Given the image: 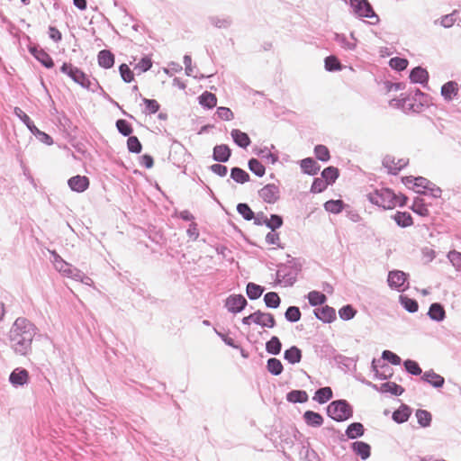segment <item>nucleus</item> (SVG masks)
I'll return each mask as SVG.
<instances>
[{"label": "nucleus", "mask_w": 461, "mask_h": 461, "mask_svg": "<svg viewBox=\"0 0 461 461\" xmlns=\"http://www.w3.org/2000/svg\"><path fill=\"white\" fill-rule=\"evenodd\" d=\"M35 335L34 325L24 318H18L10 330V344L16 354L27 355Z\"/></svg>", "instance_id": "1"}, {"label": "nucleus", "mask_w": 461, "mask_h": 461, "mask_svg": "<svg viewBox=\"0 0 461 461\" xmlns=\"http://www.w3.org/2000/svg\"><path fill=\"white\" fill-rule=\"evenodd\" d=\"M368 200L384 210H392L396 206H403L407 197L403 194H396L392 189L381 187L375 189L367 194Z\"/></svg>", "instance_id": "2"}, {"label": "nucleus", "mask_w": 461, "mask_h": 461, "mask_svg": "<svg viewBox=\"0 0 461 461\" xmlns=\"http://www.w3.org/2000/svg\"><path fill=\"white\" fill-rule=\"evenodd\" d=\"M327 411L330 418L338 421L348 420L352 415L351 407L343 400L332 402Z\"/></svg>", "instance_id": "3"}, {"label": "nucleus", "mask_w": 461, "mask_h": 461, "mask_svg": "<svg viewBox=\"0 0 461 461\" xmlns=\"http://www.w3.org/2000/svg\"><path fill=\"white\" fill-rule=\"evenodd\" d=\"M242 322L245 325H250L251 323L258 324L262 327L273 328L276 325V321L273 314L268 312H262L258 311L249 316L242 319Z\"/></svg>", "instance_id": "4"}, {"label": "nucleus", "mask_w": 461, "mask_h": 461, "mask_svg": "<svg viewBox=\"0 0 461 461\" xmlns=\"http://www.w3.org/2000/svg\"><path fill=\"white\" fill-rule=\"evenodd\" d=\"M55 268L64 276L72 278L77 281H83V273L71 265L64 261L59 256H56L54 259Z\"/></svg>", "instance_id": "5"}, {"label": "nucleus", "mask_w": 461, "mask_h": 461, "mask_svg": "<svg viewBox=\"0 0 461 461\" xmlns=\"http://www.w3.org/2000/svg\"><path fill=\"white\" fill-rule=\"evenodd\" d=\"M408 164V159L397 154H388L383 159V165L392 174H396Z\"/></svg>", "instance_id": "6"}, {"label": "nucleus", "mask_w": 461, "mask_h": 461, "mask_svg": "<svg viewBox=\"0 0 461 461\" xmlns=\"http://www.w3.org/2000/svg\"><path fill=\"white\" fill-rule=\"evenodd\" d=\"M351 6L357 15L371 19V23L378 21V16L367 0H351Z\"/></svg>", "instance_id": "7"}, {"label": "nucleus", "mask_w": 461, "mask_h": 461, "mask_svg": "<svg viewBox=\"0 0 461 461\" xmlns=\"http://www.w3.org/2000/svg\"><path fill=\"white\" fill-rule=\"evenodd\" d=\"M247 305V300L240 294L231 295L226 300L225 306L231 312H239Z\"/></svg>", "instance_id": "8"}, {"label": "nucleus", "mask_w": 461, "mask_h": 461, "mask_svg": "<svg viewBox=\"0 0 461 461\" xmlns=\"http://www.w3.org/2000/svg\"><path fill=\"white\" fill-rule=\"evenodd\" d=\"M68 184L71 190L82 193L89 187L90 181L87 176L77 175L69 178Z\"/></svg>", "instance_id": "9"}, {"label": "nucleus", "mask_w": 461, "mask_h": 461, "mask_svg": "<svg viewBox=\"0 0 461 461\" xmlns=\"http://www.w3.org/2000/svg\"><path fill=\"white\" fill-rule=\"evenodd\" d=\"M259 196L267 203H273L279 197V189L274 184L265 185L259 191Z\"/></svg>", "instance_id": "10"}, {"label": "nucleus", "mask_w": 461, "mask_h": 461, "mask_svg": "<svg viewBox=\"0 0 461 461\" xmlns=\"http://www.w3.org/2000/svg\"><path fill=\"white\" fill-rule=\"evenodd\" d=\"M407 280V276L404 272L394 270L391 271L388 275V284L390 287L401 290Z\"/></svg>", "instance_id": "11"}, {"label": "nucleus", "mask_w": 461, "mask_h": 461, "mask_svg": "<svg viewBox=\"0 0 461 461\" xmlns=\"http://www.w3.org/2000/svg\"><path fill=\"white\" fill-rule=\"evenodd\" d=\"M61 71L68 75L76 83L84 86V73L78 68H75L72 64L64 63L61 67Z\"/></svg>", "instance_id": "12"}, {"label": "nucleus", "mask_w": 461, "mask_h": 461, "mask_svg": "<svg viewBox=\"0 0 461 461\" xmlns=\"http://www.w3.org/2000/svg\"><path fill=\"white\" fill-rule=\"evenodd\" d=\"M30 51L34 56V58L47 68H51L54 67V62L51 57L42 49L33 47L30 49Z\"/></svg>", "instance_id": "13"}, {"label": "nucleus", "mask_w": 461, "mask_h": 461, "mask_svg": "<svg viewBox=\"0 0 461 461\" xmlns=\"http://www.w3.org/2000/svg\"><path fill=\"white\" fill-rule=\"evenodd\" d=\"M11 384L14 386L23 385L29 381V373L25 369H14L9 377Z\"/></svg>", "instance_id": "14"}, {"label": "nucleus", "mask_w": 461, "mask_h": 461, "mask_svg": "<svg viewBox=\"0 0 461 461\" xmlns=\"http://www.w3.org/2000/svg\"><path fill=\"white\" fill-rule=\"evenodd\" d=\"M410 78L413 84H427L429 79V73L425 68L421 67H416L411 70Z\"/></svg>", "instance_id": "15"}, {"label": "nucleus", "mask_w": 461, "mask_h": 461, "mask_svg": "<svg viewBox=\"0 0 461 461\" xmlns=\"http://www.w3.org/2000/svg\"><path fill=\"white\" fill-rule=\"evenodd\" d=\"M315 315L324 322H331L336 317L335 310L328 305L316 309Z\"/></svg>", "instance_id": "16"}, {"label": "nucleus", "mask_w": 461, "mask_h": 461, "mask_svg": "<svg viewBox=\"0 0 461 461\" xmlns=\"http://www.w3.org/2000/svg\"><path fill=\"white\" fill-rule=\"evenodd\" d=\"M414 95H415V97H419V99H421L423 97V95L422 93L420 91L419 88H416L414 90ZM402 106L404 108V109H410V110H412L414 112H419L420 111V108L422 106V104H421V100H420V103L419 104H416L415 102H413L412 99H411L410 97H405V98H402Z\"/></svg>", "instance_id": "17"}, {"label": "nucleus", "mask_w": 461, "mask_h": 461, "mask_svg": "<svg viewBox=\"0 0 461 461\" xmlns=\"http://www.w3.org/2000/svg\"><path fill=\"white\" fill-rule=\"evenodd\" d=\"M231 151L227 145H217L213 149V158L219 162H226L230 157Z\"/></svg>", "instance_id": "18"}, {"label": "nucleus", "mask_w": 461, "mask_h": 461, "mask_svg": "<svg viewBox=\"0 0 461 461\" xmlns=\"http://www.w3.org/2000/svg\"><path fill=\"white\" fill-rule=\"evenodd\" d=\"M97 58L99 65L104 68H110L114 64V55L110 50H101Z\"/></svg>", "instance_id": "19"}, {"label": "nucleus", "mask_w": 461, "mask_h": 461, "mask_svg": "<svg viewBox=\"0 0 461 461\" xmlns=\"http://www.w3.org/2000/svg\"><path fill=\"white\" fill-rule=\"evenodd\" d=\"M301 167L308 175H316L320 170V166L312 158L303 159L301 161Z\"/></svg>", "instance_id": "20"}, {"label": "nucleus", "mask_w": 461, "mask_h": 461, "mask_svg": "<svg viewBox=\"0 0 461 461\" xmlns=\"http://www.w3.org/2000/svg\"><path fill=\"white\" fill-rule=\"evenodd\" d=\"M284 357L290 364L299 363L302 359V351L297 347L293 346L285 351Z\"/></svg>", "instance_id": "21"}, {"label": "nucleus", "mask_w": 461, "mask_h": 461, "mask_svg": "<svg viewBox=\"0 0 461 461\" xmlns=\"http://www.w3.org/2000/svg\"><path fill=\"white\" fill-rule=\"evenodd\" d=\"M231 137L237 145L241 148H247L250 144V139L247 133L242 132L240 130H232Z\"/></svg>", "instance_id": "22"}, {"label": "nucleus", "mask_w": 461, "mask_h": 461, "mask_svg": "<svg viewBox=\"0 0 461 461\" xmlns=\"http://www.w3.org/2000/svg\"><path fill=\"white\" fill-rule=\"evenodd\" d=\"M152 59L149 56L142 57L138 62L134 63L133 70L136 71L137 74H141L152 67Z\"/></svg>", "instance_id": "23"}, {"label": "nucleus", "mask_w": 461, "mask_h": 461, "mask_svg": "<svg viewBox=\"0 0 461 461\" xmlns=\"http://www.w3.org/2000/svg\"><path fill=\"white\" fill-rule=\"evenodd\" d=\"M411 413V409L407 405H402L398 410L393 411V419L398 423L405 422Z\"/></svg>", "instance_id": "24"}, {"label": "nucleus", "mask_w": 461, "mask_h": 461, "mask_svg": "<svg viewBox=\"0 0 461 461\" xmlns=\"http://www.w3.org/2000/svg\"><path fill=\"white\" fill-rule=\"evenodd\" d=\"M422 379L435 387H441L444 384V378L433 371L425 372Z\"/></svg>", "instance_id": "25"}, {"label": "nucleus", "mask_w": 461, "mask_h": 461, "mask_svg": "<svg viewBox=\"0 0 461 461\" xmlns=\"http://www.w3.org/2000/svg\"><path fill=\"white\" fill-rule=\"evenodd\" d=\"M393 219L399 226L403 228L411 226L413 223L411 215L407 212H397Z\"/></svg>", "instance_id": "26"}, {"label": "nucleus", "mask_w": 461, "mask_h": 461, "mask_svg": "<svg viewBox=\"0 0 461 461\" xmlns=\"http://www.w3.org/2000/svg\"><path fill=\"white\" fill-rule=\"evenodd\" d=\"M306 423L310 426L319 427L322 424L323 419L318 412L312 411H307L303 414Z\"/></svg>", "instance_id": "27"}, {"label": "nucleus", "mask_w": 461, "mask_h": 461, "mask_svg": "<svg viewBox=\"0 0 461 461\" xmlns=\"http://www.w3.org/2000/svg\"><path fill=\"white\" fill-rule=\"evenodd\" d=\"M428 314L432 320L438 321L445 318L446 312L441 304L435 303L430 305Z\"/></svg>", "instance_id": "28"}, {"label": "nucleus", "mask_w": 461, "mask_h": 461, "mask_svg": "<svg viewBox=\"0 0 461 461\" xmlns=\"http://www.w3.org/2000/svg\"><path fill=\"white\" fill-rule=\"evenodd\" d=\"M199 103L203 107L211 109L216 106L217 98L215 95L210 92H204L203 95L199 96Z\"/></svg>", "instance_id": "29"}, {"label": "nucleus", "mask_w": 461, "mask_h": 461, "mask_svg": "<svg viewBox=\"0 0 461 461\" xmlns=\"http://www.w3.org/2000/svg\"><path fill=\"white\" fill-rule=\"evenodd\" d=\"M381 391L384 393H390L393 395H401L404 392V389L393 382H386L382 384Z\"/></svg>", "instance_id": "30"}, {"label": "nucleus", "mask_w": 461, "mask_h": 461, "mask_svg": "<svg viewBox=\"0 0 461 461\" xmlns=\"http://www.w3.org/2000/svg\"><path fill=\"white\" fill-rule=\"evenodd\" d=\"M353 449L362 459H366L370 456V446L365 442H355Z\"/></svg>", "instance_id": "31"}, {"label": "nucleus", "mask_w": 461, "mask_h": 461, "mask_svg": "<svg viewBox=\"0 0 461 461\" xmlns=\"http://www.w3.org/2000/svg\"><path fill=\"white\" fill-rule=\"evenodd\" d=\"M231 178L237 183L244 184L249 180V175L240 167H233L230 172Z\"/></svg>", "instance_id": "32"}, {"label": "nucleus", "mask_w": 461, "mask_h": 461, "mask_svg": "<svg viewBox=\"0 0 461 461\" xmlns=\"http://www.w3.org/2000/svg\"><path fill=\"white\" fill-rule=\"evenodd\" d=\"M363 433L364 427L361 423L358 422L350 424L346 430V434L349 438H356L362 436Z\"/></svg>", "instance_id": "33"}, {"label": "nucleus", "mask_w": 461, "mask_h": 461, "mask_svg": "<svg viewBox=\"0 0 461 461\" xmlns=\"http://www.w3.org/2000/svg\"><path fill=\"white\" fill-rule=\"evenodd\" d=\"M324 208L327 212L339 213L344 208V203L342 200H330L324 203Z\"/></svg>", "instance_id": "34"}, {"label": "nucleus", "mask_w": 461, "mask_h": 461, "mask_svg": "<svg viewBox=\"0 0 461 461\" xmlns=\"http://www.w3.org/2000/svg\"><path fill=\"white\" fill-rule=\"evenodd\" d=\"M282 344L279 339L276 336L272 337L266 344V349L268 353L277 355L280 353Z\"/></svg>", "instance_id": "35"}, {"label": "nucleus", "mask_w": 461, "mask_h": 461, "mask_svg": "<svg viewBox=\"0 0 461 461\" xmlns=\"http://www.w3.org/2000/svg\"><path fill=\"white\" fill-rule=\"evenodd\" d=\"M339 176V170L337 167H329L321 173V177L324 178L329 185L333 184Z\"/></svg>", "instance_id": "36"}, {"label": "nucleus", "mask_w": 461, "mask_h": 461, "mask_svg": "<svg viewBox=\"0 0 461 461\" xmlns=\"http://www.w3.org/2000/svg\"><path fill=\"white\" fill-rule=\"evenodd\" d=\"M411 210L420 216H428L429 212L422 199H415L411 205Z\"/></svg>", "instance_id": "37"}, {"label": "nucleus", "mask_w": 461, "mask_h": 461, "mask_svg": "<svg viewBox=\"0 0 461 461\" xmlns=\"http://www.w3.org/2000/svg\"><path fill=\"white\" fill-rule=\"evenodd\" d=\"M400 302L408 312H415L418 311L419 305L416 300L409 298L406 295H401Z\"/></svg>", "instance_id": "38"}, {"label": "nucleus", "mask_w": 461, "mask_h": 461, "mask_svg": "<svg viewBox=\"0 0 461 461\" xmlns=\"http://www.w3.org/2000/svg\"><path fill=\"white\" fill-rule=\"evenodd\" d=\"M267 367L268 372L275 375H278L283 372V365L277 358L268 359Z\"/></svg>", "instance_id": "39"}, {"label": "nucleus", "mask_w": 461, "mask_h": 461, "mask_svg": "<svg viewBox=\"0 0 461 461\" xmlns=\"http://www.w3.org/2000/svg\"><path fill=\"white\" fill-rule=\"evenodd\" d=\"M308 395L304 391L294 390L287 394V400L291 402H304Z\"/></svg>", "instance_id": "40"}, {"label": "nucleus", "mask_w": 461, "mask_h": 461, "mask_svg": "<svg viewBox=\"0 0 461 461\" xmlns=\"http://www.w3.org/2000/svg\"><path fill=\"white\" fill-rule=\"evenodd\" d=\"M332 397V391L330 387H323L319 389L315 393V400L320 403L328 402Z\"/></svg>", "instance_id": "41"}, {"label": "nucleus", "mask_w": 461, "mask_h": 461, "mask_svg": "<svg viewBox=\"0 0 461 461\" xmlns=\"http://www.w3.org/2000/svg\"><path fill=\"white\" fill-rule=\"evenodd\" d=\"M308 300L312 305H321L325 303L326 295L321 292L312 291L308 294Z\"/></svg>", "instance_id": "42"}, {"label": "nucleus", "mask_w": 461, "mask_h": 461, "mask_svg": "<svg viewBox=\"0 0 461 461\" xmlns=\"http://www.w3.org/2000/svg\"><path fill=\"white\" fill-rule=\"evenodd\" d=\"M262 293L263 289L254 283H249L247 285V294L251 300L258 299L261 296Z\"/></svg>", "instance_id": "43"}, {"label": "nucleus", "mask_w": 461, "mask_h": 461, "mask_svg": "<svg viewBox=\"0 0 461 461\" xmlns=\"http://www.w3.org/2000/svg\"><path fill=\"white\" fill-rule=\"evenodd\" d=\"M264 301L267 306L271 308H276L280 304V298L278 294L275 292H269L265 294Z\"/></svg>", "instance_id": "44"}, {"label": "nucleus", "mask_w": 461, "mask_h": 461, "mask_svg": "<svg viewBox=\"0 0 461 461\" xmlns=\"http://www.w3.org/2000/svg\"><path fill=\"white\" fill-rule=\"evenodd\" d=\"M416 417H417L418 422L422 427H427L430 424L431 414L428 411L418 410L416 411Z\"/></svg>", "instance_id": "45"}, {"label": "nucleus", "mask_w": 461, "mask_h": 461, "mask_svg": "<svg viewBox=\"0 0 461 461\" xmlns=\"http://www.w3.org/2000/svg\"><path fill=\"white\" fill-rule=\"evenodd\" d=\"M389 64L392 68L402 71L407 68L409 62L406 59L395 57L390 59Z\"/></svg>", "instance_id": "46"}, {"label": "nucleus", "mask_w": 461, "mask_h": 461, "mask_svg": "<svg viewBox=\"0 0 461 461\" xmlns=\"http://www.w3.org/2000/svg\"><path fill=\"white\" fill-rule=\"evenodd\" d=\"M249 169L258 176H262L265 174V167L260 161L256 158H251L249 161Z\"/></svg>", "instance_id": "47"}, {"label": "nucleus", "mask_w": 461, "mask_h": 461, "mask_svg": "<svg viewBox=\"0 0 461 461\" xmlns=\"http://www.w3.org/2000/svg\"><path fill=\"white\" fill-rule=\"evenodd\" d=\"M316 158L321 161H328L330 158L328 148L324 145H317L314 149Z\"/></svg>", "instance_id": "48"}, {"label": "nucleus", "mask_w": 461, "mask_h": 461, "mask_svg": "<svg viewBox=\"0 0 461 461\" xmlns=\"http://www.w3.org/2000/svg\"><path fill=\"white\" fill-rule=\"evenodd\" d=\"M122 78L126 83H131L134 78V70H131L127 64H122L119 68Z\"/></svg>", "instance_id": "49"}, {"label": "nucleus", "mask_w": 461, "mask_h": 461, "mask_svg": "<svg viewBox=\"0 0 461 461\" xmlns=\"http://www.w3.org/2000/svg\"><path fill=\"white\" fill-rule=\"evenodd\" d=\"M127 147L131 152L140 153L141 151L142 146L140 142L139 139L135 136H130L127 140Z\"/></svg>", "instance_id": "50"}, {"label": "nucleus", "mask_w": 461, "mask_h": 461, "mask_svg": "<svg viewBox=\"0 0 461 461\" xmlns=\"http://www.w3.org/2000/svg\"><path fill=\"white\" fill-rule=\"evenodd\" d=\"M328 185H329V183L324 178H322V177L315 178L312 185L311 192L312 193H321V192L324 191Z\"/></svg>", "instance_id": "51"}, {"label": "nucleus", "mask_w": 461, "mask_h": 461, "mask_svg": "<svg viewBox=\"0 0 461 461\" xmlns=\"http://www.w3.org/2000/svg\"><path fill=\"white\" fill-rule=\"evenodd\" d=\"M285 318L287 321L295 322L301 319V312L296 306H290L285 312Z\"/></svg>", "instance_id": "52"}, {"label": "nucleus", "mask_w": 461, "mask_h": 461, "mask_svg": "<svg viewBox=\"0 0 461 461\" xmlns=\"http://www.w3.org/2000/svg\"><path fill=\"white\" fill-rule=\"evenodd\" d=\"M31 132L33 133L37 138H39L40 140L43 141L44 143L48 145H51L53 143V140L50 135L47 133L40 131L35 125L30 129Z\"/></svg>", "instance_id": "53"}, {"label": "nucleus", "mask_w": 461, "mask_h": 461, "mask_svg": "<svg viewBox=\"0 0 461 461\" xmlns=\"http://www.w3.org/2000/svg\"><path fill=\"white\" fill-rule=\"evenodd\" d=\"M116 127L118 131L124 136H130L132 132L131 124L123 119H120L116 122Z\"/></svg>", "instance_id": "54"}, {"label": "nucleus", "mask_w": 461, "mask_h": 461, "mask_svg": "<svg viewBox=\"0 0 461 461\" xmlns=\"http://www.w3.org/2000/svg\"><path fill=\"white\" fill-rule=\"evenodd\" d=\"M237 211L240 213L245 220L250 221L254 218V212L247 203H239Z\"/></svg>", "instance_id": "55"}, {"label": "nucleus", "mask_w": 461, "mask_h": 461, "mask_svg": "<svg viewBox=\"0 0 461 461\" xmlns=\"http://www.w3.org/2000/svg\"><path fill=\"white\" fill-rule=\"evenodd\" d=\"M340 63L335 56H329L325 59V68L329 71L340 69Z\"/></svg>", "instance_id": "56"}, {"label": "nucleus", "mask_w": 461, "mask_h": 461, "mask_svg": "<svg viewBox=\"0 0 461 461\" xmlns=\"http://www.w3.org/2000/svg\"><path fill=\"white\" fill-rule=\"evenodd\" d=\"M447 258L452 265L457 269L461 270V253L456 250L449 251Z\"/></svg>", "instance_id": "57"}, {"label": "nucleus", "mask_w": 461, "mask_h": 461, "mask_svg": "<svg viewBox=\"0 0 461 461\" xmlns=\"http://www.w3.org/2000/svg\"><path fill=\"white\" fill-rule=\"evenodd\" d=\"M404 366L406 370L411 375H417L421 374V369L416 361L410 359L406 360L404 362Z\"/></svg>", "instance_id": "58"}, {"label": "nucleus", "mask_w": 461, "mask_h": 461, "mask_svg": "<svg viewBox=\"0 0 461 461\" xmlns=\"http://www.w3.org/2000/svg\"><path fill=\"white\" fill-rule=\"evenodd\" d=\"M339 314L341 319L348 321L355 316L356 311L353 309L352 306L346 305L339 311Z\"/></svg>", "instance_id": "59"}, {"label": "nucleus", "mask_w": 461, "mask_h": 461, "mask_svg": "<svg viewBox=\"0 0 461 461\" xmlns=\"http://www.w3.org/2000/svg\"><path fill=\"white\" fill-rule=\"evenodd\" d=\"M14 113L24 122V124L28 127L29 130L32 129V127L34 125L30 117L21 108L15 107Z\"/></svg>", "instance_id": "60"}, {"label": "nucleus", "mask_w": 461, "mask_h": 461, "mask_svg": "<svg viewBox=\"0 0 461 461\" xmlns=\"http://www.w3.org/2000/svg\"><path fill=\"white\" fill-rule=\"evenodd\" d=\"M143 103L146 105V110L149 113H155L159 110V104L154 99L143 98Z\"/></svg>", "instance_id": "61"}, {"label": "nucleus", "mask_w": 461, "mask_h": 461, "mask_svg": "<svg viewBox=\"0 0 461 461\" xmlns=\"http://www.w3.org/2000/svg\"><path fill=\"white\" fill-rule=\"evenodd\" d=\"M383 358L388 360L393 365H400L401 357L390 350L383 352Z\"/></svg>", "instance_id": "62"}, {"label": "nucleus", "mask_w": 461, "mask_h": 461, "mask_svg": "<svg viewBox=\"0 0 461 461\" xmlns=\"http://www.w3.org/2000/svg\"><path fill=\"white\" fill-rule=\"evenodd\" d=\"M217 115L224 121H230L233 119V113L227 107H219L217 109Z\"/></svg>", "instance_id": "63"}, {"label": "nucleus", "mask_w": 461, "mask_h": 461, "mask_svg": "<svg viewBox=\"0 0 461 461\" xmlns=\"http://www.w3.org/2000/svg\"><path fill=\"white\" fill-rule=\"evenodd\" d=\"M283 224V220L278 215H271V218L267 220V225L274 230L276 228H279Z\"/></svg>", "instance_id": "64"}]
</instances>
